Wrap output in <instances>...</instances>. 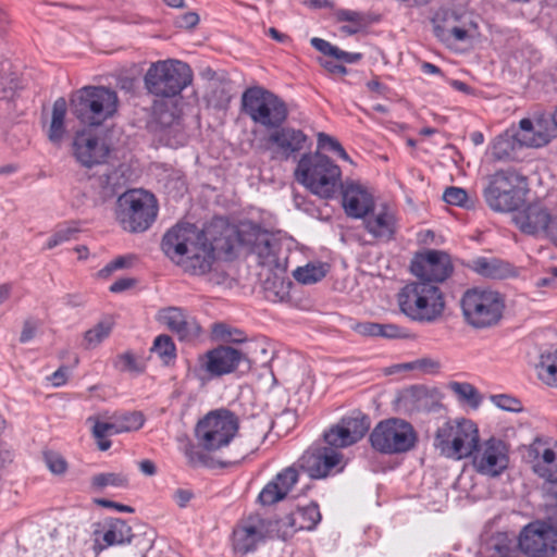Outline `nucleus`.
<instances>
[{"mask_svg":"<svg viewBox=\"0 0 557 557\" xmlns=\"http://www.w3.org/2000/svg\"><path fill=\"white\" fill-rule=\"evenodd\" d=\"M286 520H288V515L276 520L264 519L268 537H277L283 541L292 537L297 530L290 523H286Z\"/></svg>","mask_w":557,"mask_h":557,"instance_id":"42","label":"nucleus"},{"mask_svg":"<svg viewBox=\"0 0 557 557\" xmlns=\"http://www.w3.org/2000/svg\"><path fill=\"white\" fill-rule=\"evenodd\" d=\"M321 520L319 506L311 503L305 507H298L296 510L288 513L286 523H290L297 531L313 530Z\"/></svg>","mask_w":557,"mask_h":557,"instance_id":"32","label":"nucleus"},{"mask_svg":"<svg viewBox=\"0 0 557 557\" xmlns=\"http://www.w3.org/2000/svg\"><path fill=\"white\" fill-rule=\"evenodd\" d=\"M342 190L343 207L348 216L361 219L373 210L374 200L368 189L352 181L339 182Z\"/></svg>","mask_w":557,"mask_h":557,"instance_id":"24","label":"nucleus"},{"mask_svg":"<svg viewBox=\"0 0 557 557\" xmlns=\"http://www.w3.org/2000/svg\"><path fill=\"white\" fill-rule=\"evenodd\" d=\"M546 515L549 524L557 531V491L549 495V502L546 504Z\"/></svg>","mask_w":557,"mask_h":557,"instance_id":"59","label":"nucleus"},{"mask_svg":"<svg viewBox=\"0 0 557 557\" xmlns=\"http://www.w3.org/2000/svg\"><path fill=\"white\" fill-rule=\"evenodd\" d=\"M211 337L213 341L243 344L247 342L246 333L225 322H214L210 326Z\"/></svg>","mask_w":557,"mask_h":557,"instance_id":"36","label":"nucleus"},{"mask_svg":"<svg viewBox=\"0 0 557 557\" xmlns=\"http://www.w3.org/2000/svg\"><path fill=\"white\" fill-rule=\"evenodd\" d=\"M410 270L420 281L437 285L451 275L454 267L447 252L426 250L412 259Z\"/></svg>","mask_w":557,"mask_h":557,"instance_id":"17","label":"nucleus"},{"mask_svg":"<svg viewBox=\"0 0 557 557\" xmlns=\"http://www.w3.org/2000/svg\"><path fill=\"white\" fill-rule=\"evenodd\" d=\"M109 147L92 131L82 129L75 134L73 153L76 160L86 168L101 164L109 154Z\"/></svg>","mask_w":557,"mask_h":557,"instance_id":"22","label":"nucleus"},{"mask_svg":"<svg viewBox=\"0 0 557 557\" xmlns=\"http://www.w3.org/2000/svg\"><path fill=\"white\" fill-rule=\"evenodd\" d=\"M296 181L312 194L331 199L342 178L341 168L319 151L304 153L295 169Z\"/></svg>","mask_w":557,"mask_h":557,"instance_id":"3","label":"nucleus"},{"mask_svg":"<svg viewBox=\"0 0 557 557\" xmlns=\"http://www.w3.org/2000/svg\"><path fill=\"white\" fill-rule=\"evenodd\" d=\"M534 472L548 482H557V451L536 438L529 447Z\"/></svg>","mask_w":557,"mask_h":557,"instance_id":"26","label":"nucleus"},{"mask_svg":"<svg viewBox=\"0 0 557 557\" xmlns=\"http://www.w3.org/2000/svg\"><path fill=\"white\" fill-rule=\"evenodd\" d=\"M158 214V201L153 194L144 189H128L117 197L115 219L124 231H147Z\"/></svg>","mask_w":557,"mask_h":557,"instance_id":"5","label":"nucleus"},{"mask_svg":"<svg viewBox=\"0 0 557 557\" xmlns=\"http://www.w3.org/2000/svg\"><path fill=\"white\" fill-rule=\"evenodd\" d=\"M194 497V494L189 490L178 488L174 492L173 498L178 505V507L184 508L188 504V502Z\"/></svg>","mask_w":557,"mask_h":557,"instance_id":"64","label":"nucleus"},{"mask_svg":"<svg viewBox=\"0 0 557 557\" xmlns=\"http://www.w3.org/2000/svg\"><path fill=\"white\" fill-rule=\"evenodd\" d=\"M114 419L121 433L139 430L145 423V417L140 411L115 413Z\"/></svg>","mask_w":557,"mask_h":557,"instance_id":"46","label":"nucleus"},{"mask_svg":"<svg viewBox=\"0 0 557 557\" xmlns=\"http://www.w3.org/2000/svg\"><path fill=\"white\" fill-rule=\"evenodd\" d=\"M244 362L267 364L270 360L269 346L263 339H256L249 342L245 348L242 349Z\"/></svg>","mask_w":557,"mask_h":557,"instance_id":"39","label":"nucleus"},{"mask_svg":"<svg viewBox=\"0 0 557 557\" xmlns=\"http://www.w3.org/2000/svg\"><path fill=\"white\" fill-rule=\"evenodd\" d=\"M339 22L348 24L341 26V32L346 35H355L369 25L367 16L358 11L342 9L336 12Z\"/></svg>","mask_w":557,"mask_h":557,"instance_id":"38","label":"nucleus"},{"mask_svg":"<svg viewBox=\"0 0 557 557\" xmlns=\"http://www.w3.org/2000/svg\"><path fill=\"white\" fill-rule=\"evenodd\" d=\"M119 367L122 371L141 372L143 368L138 364L136 357L126 351L117 357Z\"/></svg>","mask_w":557,"mask_h":557,"instance_id":"56","label":"nucleus"},{"mask_svg":"<svg viewBox=\"0 0 557 557\" xmlns=\"http://www.w3.org/2000/svg\"><path fill=\"white\" fill-rule=\"evenodd\" d=\"M448 387L460 401L468 404L472 408L480 406L482 397L472 384L467 382H450Z\"/></svg>","mask_w":557,"mask_h":557,"instance_id":"40","label":"nucleus"},{"mask_svg":"<svg viewBox=\"0 0 557 557\" xmlns=\"http://www.w3.org/2000/svg\"><path fill=\"white\" fill-rule=\"evenodd\" d=\"M45 462L49 470L54 474H63L67 469L65 459L55 451H47L44 455Z\"/></svg>","mask_w":557,"mask_h":557,"instance_id":"55","label":"nucleus"},{"mask_svg":"<svg viewBox=\"0 0 557 557\" xmlns=\"http://www.w3.org/2000/svg\"><path fill=\"white\" fill-rule=\"evenodd\" d=\"M519 127V131L515 133V138L519 146L537 148L545 146L553 138V135L542 121L533 123L530 119H522Z\"/></svg>","mask_w":557,"mask_h":557,"instance_id":"28","label":"nucleus"},{"mask_svg":"<svg viewBox=\"0 0 557 557\" xmlns=\"http://www.w3.org/2000/svg\"><path fill=\"white\" fill-rule=\"evenodd\" d=\"M17 84L11 74L0 73V102L13 99Z\"/></svg>","mask_w":557,"mask_h":557,"instance_id":"52","label":"nucleus"},{"mask_svg":"<svg viewBox=\"0 0 557 557\" xmlns=\"http://www.w3.org/2000/svg\"><path fill=\"white\" fill-rule=\"evenodd\" d=\"M525 178L512 170H500L488 178L483 196L495 212H511L524 201Z\"/></svg>","mask_w":557,"mask_h":557,"instance_id":"10","label":"nucleus"},{"mask_svg":"<svg viewBox=\"0 0 557 557\" xmlns=\"http://www.w3.org/2000/svg\"><path fill=\"white\" fill-rule=\"evenodd\" d=\"M221 240H210L208 233L194 224L178 223L164 234L161 248L185 272L203 275L210 272L216 249L226 252L233 249L228 235L223 236V244H220Z\"/></svg>","mask_w":557,"mask_h":557,"instance_id":"1","label":"nucleus"},{"mask_svg":"<svg viewBox=\"0 0 557 557\" xmlns=\"http://www.w3.org/2000/svg\"><path fill=\"white\" fill-rule=\"evenodd\" d=\"M536 370L541 381L557 387V348L541 354Z\"/></svg>","mask_w":557,"mask_h":557,"instance_id":"35","label":"nucleus"},{"mask_svg":"<svg viewBox=\"0 0 557 557\" xmlns=\"http://www.w3.org/2000/svg\"><path fill=\"white\" fill-rule=\"evenodd\" d=\"M448 32L449 35H446L443 28L440 26L435 27L436 36L441 37L442 39H449V37H453L456 41H463L468 38V32L465 28L455 26Z\"/></svg>","mask_w":557,"mask_h":557,"instance_id":"58","label":"nucleus"},{"mask_svg":"<svg viewBox=\"0 0 557 557\" xmlns=\"http://www.w3.org/2000/svg\"><path fill=\"white\" fill-rule=\"evenodd\" d=\"M320 64L321 66H323L329 73L333 74V75H339V76H344L347 74V69L342 65V64H337L336 62L334 61H330V60H320Z\"/></svg>","mask_w":557,"mask_h":557,"instance_id":"63","label":"nucleus"},{"mask_svg":"<svg viewBox=\"0 0 557 557\" xmlns=\"http://www.w3.org/2000/svg\"><path fill=\"white\" fill-rule=\"evenodd\" d=\"M311 45H312V47H314L318 51H320L324 55H329V57H333V58H335L337 49H338V47L333 46L329 41H326L322 38H318V37H313L311 39Z\"/></svg>","mask_w":557,"mask_h":557,"instance_id":"60","label":"nucleus"},{"mask_svg":"<svg viewBox=\"0 0 557 557\" xmlns=\"http://www.w3.org/2000/svg\"><path fill=\"white\" fill-rule=\"evenodd\" d=\"M299 474L295 467H287L278 472L259 494V502L264 506L274 505L287 497L295 484L298 482Z\"/></svg>","mask_w":557,"mask_h":557,"instance_id":"25","label":"nucleus"},{"mask_svg":"<svg viewBox=\"0 0 557 557\" xmlns=\"http://www.w3.org/2000/svg\"><path fill=\"white\" fill-rule=\"evenodd\" d=\"M239 429L238 417L228 409H216L208 412L198 421L195 436L198 446L209 453L226 447Z\"/></svg>","mask_w":557,"mask_h":557,"instance_id":"11","label":"nucleus"},{"mask_svg":"<svg viewBox=\"0 0 557 557\" xmlns=\"http://www.w3.org/2000/svg\"><path fill=\"white\" fill-rule=\"evenodd\" d=\"M411 370H419L424 374H435L441 370V362L433 358H420L408 364Z\"/></svg>","mask_w":557,"mask_h":557,"instance_id":"53","label":"nucleus"},{"mask_svg":"<svg viewBox=\"0 0 557 557\" xmlns=\"http://www.w3.org/2000/svg\"><path fill=\"white\" fill-rule=\"evenodd\" d=\"M104 545H100L99 549H103L112 545H123L131 543L133 539L132 528L122 519H113L109 523L103 536Z\"/></svg>","mask_w":557,"mask_h":557,"instance_id":"34","label":"nucleus"},{"mask_svg":"<svg viewBox=\"0 0 557 557\" xmlns=\"http://www.w3.org/2000/svg\"><path fill=\"white\" fill-rule=\"evenodd\" d=\"M370 428L369 418L360 412L344 417L324 432L323 437L329 448L348 447L360 441Z\"/></svg>","mask_w":557,"mask_h":557,"instance_id":"18","label":"nucleus"},{"mask_svg":"<svg viewBox=\"0 0 557 557\" xmlns=\"http://www.w3.org/2000/svg\"><path fill=\"white\" fill-rule=\"evenodd\" d=\"M112 327L109 323L99 322L92 329L85 332V347L89 349L98 346L110 335Z\"/></svg>","mask_w":557,"mask_h":557,"instance_id":"49","label":"nucleus"},{"mask_svg":"<svg viewBox=\"0 0 557 557\" xmlns=\"http://www.w3.org/2000/svg\"><path fill=\"white\" fill-rule=\"evenodd\" d=\"M127 482L126 475L122 473H98L91 478V487L96 491H101L107 486L124 487L127 485Z\"/></svg>","mask_w":557,"mask_h":557,"instance_id":"45","label":"nucleus"},{"mask_svg":"<svg viewBox=\"0 0 557 557\" xmlns=\"http://www.w3.org/2000/svg\"><path fill=\"white\" fill-rule=\"evenodd\" d=\"M470 457L472 467L479 474L496 478L508 468L509 448L503 440L491 437L479 441Z\"/></svg>","mask_w":557,"mask_h":557,"instance_id":"14","label":"nucleus"},{"mask_svg":"<svg viewBox=\"0 0 557 557\" xmlns=\"http://www.w3.org/2000/svg\"><path fill=\"white\" fill-rule=\"evenodd\" d=\"M307 141L308 136L301 129L282 125L260 137L255 149L273 161H287L305 149Z\"/></svg>","mask_w":557,"mask_h":557,"instance_id":"13","label":"nucleus"},{"mask_svg":"<svg viewBox=\"0 0 557 557\" xmlns=\"http://www.w3.org/2000/svg\"><path fill=\"white\" fill-rule=\"evenodd\" d=\"M242 349L228 345H220L198 357V370L202 379H216L235 372L244 362Z\"/></svg>","mask_w":557,"mask_h":557,"instance_id":"16","label":"nucleus"},{"mask_svg":"<svg viewBox=\"0 0 557 557\" xmlns=\"http://www.w3.org/2000/svg\"><path fill=\"white\" fill-rule=\"evenodd\" d=\"M129 264V259L121 256L108 263L98 272V276L102 278L109 277L115 270L124 269Z\"/></svg>","mask_w":557,"mask_h":557,"instance_id":"57","label":"nucleus"},{"mask_svg":"<svg viewBox=\"0 0 557 557\" xmlns=\"http://www.w3.org/2000/svg\"><path fill=\"white\" fill-rule=\"evenodd\" d=\"M517 144L515 134L512 136L508 134L500 135L493 143L492 154L497 160L508 159L512 156Z\"/></svg>","mask_w":557,"mask_h":557,"instance_id":"44","label":"nucleus"},{"mask_svg":"<svg viewBox=\"0 0 557 557\" xmlns=\"http://www.w3.org/2000/svg\"><path fill=\"white\" fill-rule=\"evenodd\" d=\"M242 111L255 124L267 128L284 125L289 111L286 102L276 94L260 87H249L242 95Z\"/></svg>","mask_w":557,"mask_h":557,"instance_id":"6","label":"nucleus"},{"mask_svg":"<svg viewBox=\"0 0 557 557\" xmlns=\"http://www.w3.org/2000/svg\"><path fill=\"white\" fill-rule=\"evenodd\" d=\"M119 106L114 90L104 86H85L71 95L72 114L83 124L99 126L112 117Z\"/></svg>","mask_w":557,"mask_h":557,"instance_id":"4","label":"nucleus"},{"mask_svg":"<svg viewBox=\"0 0 557 557\" xmlns=\"http://www.w3.org/2000/svg\"><path fill=\"white\" fill-rule=\"evenodd\" d=\"M513 222L524 234L550 239V232L557 224V215H552L541 202H533L519 210L513 215Z\"/></svg>","mask_w":557,"mask_h":557,"instance_id":"19","label":"nucleus"},{"mask_svg":"<svg viewBox=\"0 0 557 557\" xmlns=\"http://www.w3.org/2000/svg\"><path fill=\"white\" fill-rule=\"evenodd\" d=\"M264 518L250 515L242 519L233 531V548L236 553L246 555L253 552L257 545L268 537Z\"/></svg>","mask_w":557,"mask_h":557,"instance_id":"20","label":"nucleus"},{"mask_svg":"<svg viewBox=\"0 0 557 557\" xmlns=\"http://www.w3.org/2000/svg\"><path fill=\"white\" fill-rule=\"evenodd\" d=\"M69 377V368L67 367H60L57 371H54L48 380L51 382V384L55 387L62 386L66 383Z\"/></svg>","mask_w":557,"mask_h":557,"instance_id":"62","label":"nucleus"},{"mask_svg":"<svg viewBox=\"0 0 557 557\" xmlns=\"http://www.w3.org/2000/svg\"><path fill=\"white\" fill-rule=\"evenodd\" d=\"M400 311L411 321L432 323L445 310L444 294L431 282L418 280L406 284L397 294Z\"/></svg>","mask_w":557,"mask_h":557,"instance_id":"2","label":"nucleus"},{"mask_svg":"<svg viewBox=\"0 0 557 557\" xmlns=\"http://www.w3.org/2000/svg\"><path fill=\"white\" fill-rule=\"evenodd\" d=\"M87 421L94 423L92 435L96 440H102L106 438L107 436L121 433L119 424H116L114 417H112L111 422H101L96 417H89Z\"/></svg>","mask_w":557,"mask_h":557,"instance_id":"50","label":"nucleus"},{"mask_svg":"<svg viewBox=\"0 0 557 557\" xmlns=\"http://www.w3.org/2000/svg\"><path fill=\"white\" fill-rule=\"evenodd\" d=\"M487 557H522L504 533L492 536L486 543Z\"/></svg>","mask_w":557,"mask_h":557,"instance_id":"37","label":"nucleus"},{"mask_svg":"<svg viewBox=\"0 0 557 557\" xmlns=\"http://www.w3.org/2000/svg\"><path fill=\"white\" fill-rule=\"evenodd\" d=\"M159 125L160 139L166 146L177 147L185 143V134L182 128L181 120L173 112H161L157 117Z\"/></svg>","mask_w":557,"mask_h":557,"instance_id":"30","label":"nucleus"},{"mask_svg":"<svg viewBox=\"0 0 557 557\" xmlns=\"http://www.w3.org/2000/svg\"><path fill=\"white\" fill-rule=\"evenodd\" d=\"M521 553L522 557H549L557 550V531L545 522L528 524L520 534L518 546L508 539Z\"/></svg>","mask_w":557,"mask_h":557,"instance_id":"15","label":"nucleus"},{"mask_svg":"<svg viewBox=\"0 0 557 557\" xmlns=\"http://www.w3.org/2000/svg\"><path fill=\"white\" fill-rule=\"evenodd\" d=\"M326 275V270L322 263H308L305 267H298L294 272V278L301 284H314Z\"/></svg>","mask_w":557,"mask_h":557,"instance_id":"41","label":"nucleus"},{"mask_svg":"<svg viewBox=\"0 0 557 557\" xmlns=\"http://www.w3.org/2000/svg\"><path fill=\"white\" fill-rule=\"evenodd\" d=\"M479 440V429L471 420H448L437 428L434 447L445 457L460 460L470 458Z\"/></svg>","mask_w":557,"mask_h":557,"instance_id":"8","label":"nucleus"},{"mask_svg":"<svg viewBox=\"0 0 557 557\" xmlns=\"http://www.w3.org/2000/svg\"><path fill=\"white\" fill-rule=\"evenodd\" d=\"M443 200L448 205L458 206L467 209L474 207V201L469 198L466 189L461 187H447L443 194Z\"/></svg>","mask_w":557,"mask_h":557,"instance_id":"48","label":"nucleus"},{"mask_svg":"<svg viewBox=\"0 0 557 557\" xmlns=\"http://www.w3.org/2000/svg\"><path fill=\"white\" fill-rule=\"evenodd\" d=\"M355 331L364 336H379L381 324L374 322H363L357 324Z\"/></svg>","mask_w":557,"mask_h":557,"instance_id":"61","label":"nucleus"},{"mask_svg":"<svg viewBox=\"0 0 557 557\" xmlns=\"http://www.w3.org/2000/svg\"><path fill=\"white\" fill-rule=\"evenodd\" d=\"M370 442L372 447L382 454H405L417 446L418 433L410 422L389 418L374 426L370 434Z\"/></svg>","mask_w":557,"mask_h":557,"instance_id":"12","label":"nucleus"},{"mask_svg":"<svg viewBox=\"0 0 557 557\" xmlns=\"http://www.w3.org/2000/svg\"><path fill=\"white\" fill-rule=\"evenodd\" d=\"M278 249V242L269 233H262L257 235L251 246V253L257 257L260 265L273 270L280 267L277 258Z\"/></svg>","mask_w":557,"mask_h":557,"instance_id":"29","label":"nucleus"},{"mask_svg":"<svg viewBox=\"0 0 557 557\" xmlns=\"http://www.w3.org/2000/svg\"><path fill=\"white\" fill-rule=\"evenodd\" d=\"M158 320L182 342H194L202 334V327L196 318L180 307L161 309L158 313Z\"/></svg>","mask_w":557,"mask_h":557,"instance_id":"21","label":"nucleus"},{"mask_svg":"<svg viewBox=\"0 0 557 557\" xmlns=\"http://www.w3.org/2000/svg\"><path fill=\"white\" fill-rule=\"evenodd\" d=\"M472 269L478 274L493 280L506 278L512 274L511 265L496 258H476L472 261Z\"/></svg>","mask_w":557,"mask_h":557,"instance_id":"31","label":"nucleus"},{"mask_svg":"<svg viewBox=\"0 0 557 557\" xmlns=\"http://www.w3.org/2000/svg\"><path fill=\"white\" fill-rule=\"evenodd\" d=\"M67 102L63 97L53 102L51 122L48 129V138L53 144H60L65 134V116Z\"/></svg>","mask_w":557,"mask_h":557,"instance_id":"33","label":"nucleus"},{"mask_svg":"<svg viewBox=\"0 0 557 557\" xmlns=\"http://www.w3.org/2000/svg\"><path fill=\"white\" fill-rule=\"evenodd\" d=\"M79 228L74 222L59 225L50 238L46 243V249H53L54 247L76 238Z\"/></svg>","mask_w":557,"mask_h":557,"instance_id":"43","label":"nucleus"},{"mask_svg":"<svg viewBox=\"0 0 557 557\" xmlns=\"http://www.w3.org/2000/svg\"><path fill=\"white\" fill-rule=\"evenodd\" d=\"M151 350L156 352L164 362H169L176 357V347L171 336L161 334L154 338Z\"/></svg>","mask_w":557,"mask_h":557,"instance_id":"47","label":"nucleus"},{"mask_svg":"<svg viewBox=\"0 0 557 557\" xmlns=\"http://www.w3.org/2000/svg\"><path fill=\"white\" fill-rule=\"evenodd\" d=\"M363 219L364 227L369 234L381 242H389L394 239L397 231L395 215L386 207H383L371 215Z\"/></svg>","mask_w":557,"mask_h":557,"instance_id":"27","label":"nucleus"},{"mask_svg":"<svg viewBox=\"0 0 557 557\" xmlns=\"http://www.w3.org/2000/svg\"><path fill=\"white\" fill-rule=\"evenodd\" d=\"M492 401L500 409L506 411L519 412L522 410L521 401L506 394L492 396Z\"/></svg>","mask_w":557,"mask_h":557,"instance_id":"54","label":"nucleus"},{"mask_svg":"<svg viewBox=\"0 0 557 557\" xmlns=\"http://www.w3.org/2000/svg\"><path fill=\"white\" fill-rule=\"evenodd\" d=\"M342 454L329 447H311L299 459L300 468L312 479L326 478L339 465Z\"/></svg>","mask_w":557,"mask_h":557,"instance_id":"23","label":"nucleus"},{"mask_svg":"<svg viewBox=\"0 0 557 557\" xmlns=\"http://www.w3.org/2000/svg\"><path fill=\"white\" fill-rule=\"evenodd\" d=\"M191 81L193 72L189 65L172 59L152 63L145 75L147 90L163 98L180 95Z\"/></svg>","mask_w":557,"mask_h":557,"instance_id":"9","label":"nucleus"},{"mask_svg":"<svg viewBox=\"0 0 557 557\" xmlns=\"http://www.w3.org/2000/svg\"><path fill=\"white\" fill-rule=\"evenodd\" d=\"M460 306L465 321L473 329L496 325L505 309V299L496 290L470 288L461 297Z\"/></svg>","mask_w":557,"mask_h":557,"instance_id":"7","label":"nucleus"},{"mask_svg":"<svg viewBox=\"0 0 557 557\" xmlns=\"http://www.w3.org/2000/svg\"><path fill=\"white\" fill-rule=\"evenodd\" d=\"M318 147L322 148V149H329L331 151H334L342 159H344L346 161L349 160V156L347 154V152L345 151V149L343 148L341 143L336 138H334L325 133L318 134Z\"/></svg>","mask_w":557,"mask_h":557,"instance_id":"51","label":"nucleus"}]
</instances>
